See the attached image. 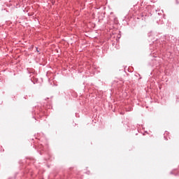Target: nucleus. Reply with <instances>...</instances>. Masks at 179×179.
I'll use <instances>...</instances> for the list:
<instances>
[{"label":"nucleus","instance_id":"obj_1","mask_svg":"<svg viewBox=\"0 0 179 179\" xmlns=\"http://www.w3.org/2000/svg\"><path fill=\"white\" fill-rule=\"evenodd\" d=\"M37 52H39V50H38V49H37Z\"/></svg>","mask_w":179,"mask_h":179}]
</instances>
